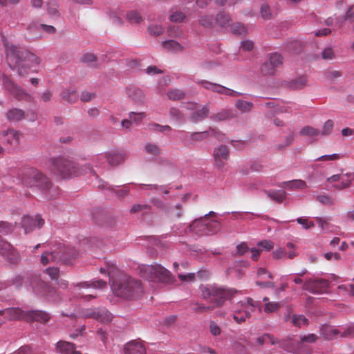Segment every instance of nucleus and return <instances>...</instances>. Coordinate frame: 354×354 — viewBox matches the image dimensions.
Masks as SVG:
<instances>
[{"label": "nucleus", "mask_w": 354, "mask_h": 354, "mask_svg": "<svg viewBox=\"0 0 354 354\" xmlns=\"http://www.w3.org/2000/svg\"><path fill=\"white\" fill-rule=\"evenodd\" d=\"M6 57L9 68L17 71L20 77L26 75L29 70L37 66L40 62L34 53L15 45L6 46Z\"/></svg>", "instance_id": "1"}, {"label": "nucleus", "mask_w": 354, "mask_h": 354, "mask_svg": "<svg viewBox=\"0 0 354 354\" xmlns=\"http://www.w3.org/2000/svg\"><path fill=\"white\" fill-rule=\"evenodd\" d=\"M21 183L28 187H36L45 192L46 198L51 200L58 196L56 187H53L50 180L41 172L32 167L24 168L19 174Z\"/></svg>", "instance_id": "2"}, {"label": "nucleus", "mask_w": 354, "mask_h": 354, "mask_svg": "<svg viewBox=\"0 0 354 354\" xmlns=\"http://www.w3.org/2000/svg\"><path fill=\"white\" fill-rule=\"evenodd\" d=\"M111 287L115 295L125 299H137L143 293L140 281L127 274H120L112 282Z\"/></svg>", "instance_id": "3"}, {"label": "nucleus", "mask_w": 354, "mask_h": 354, "mask_svg": "<svg viewBox=\"0 0 354 354\" xmlns=\"http://www.w3.org/2000/svg\"><path fill=\"white\" fill-rule=\"evenodd\" d=\"M201 297L208 301L213 308L222 306L226 300L231 299L237 290L234 288H225L215 285L201 286Z\"/></svg>", "instance_id": "4"}, {"label": "nucleus", "mask_w": 354, "mask_h": 354, "mask_svg": "<svg viewBox=\"0 0 354 354\" xmlns=\"http://www.w3.org/2000/svg\"><path fill=\"white\" fill-rule=\"evenodd\" d=\"M138 269L140 277L151 282L169 283L174 281L171 272L160 264H142Z\"/></svg>", "instance_id": "5"}, {"label": "nucleus", "mask_w": 354, "mask_h": 354, "mask_svg": "<svg viewBox=\"0 0 354 354\" xmlns=\"http://www.w3.org/2000/svg\"><path fill=\"white\" fill-rule=\"evenodd\" d=\"M220 229V223L216 220H209L207 215L204 218L194 220L189 226V230L198 236L214 234Z\"/></svg>", "instance_id": "6"}, {"label": "nucleus", "mask_w": 354, "mask_h": 354, "mask_svg": "<svg viewBox=\"0 0 354 354\" xmlns=\"http://www.w3.org/2000/svg\"><path fill=\"white\" fill-rule=\"evenodd\" d=\"M51 171L62 178H69L80 174L79 169L75 162L64 156H57L52 163Z\"/></svg>", "instance_id": "7"}, {"label": "nucleus", "mask_w": 354, "mask_h": 354, "mask_svg": "<svg viewBox=\"0 0 354 354\" xmlns=\"http://www.w3.org/2000/svg\"><path fill=\"white\" fill-rule=\"evenodd\" d=\"M196 83L198 85L203 86L206 90L219 94H224L230 96H239L242 95L241 93L235 91L223 85L209 82L207 80H198L196 81Z\"/></svg>", "instance_id": "8"}, {"label": "nucleus", "mask_w": 354, "mask_h": 354, "mask_svg": "<svg viewBox=\"0 0 354 354\" xmlns=\"http://www.w3.org/2000/svg\"><path fill=\"white\" fill-rule=\"evenodd\" d=\"M0 254L11 263H17L20 260L19 254L12 245L0 236Z\"/></svg>", "instance_id": "9"}, {"label": "nucleus", "mask_w": 354, "mask_h": 354, "mask_svg": "<svg viewBox=\"0 0 354 354\" xmlns=\"http://www.w3.org/2000/svg\"><path fill=\"white\" fill-rule=\"evenodd\" d=\"M2 84L6 91L18 100L26 95L25 91L6 75H2Z\"/></svg>", "instance_id": "10"}, {"label": "nucleus", "mask_w": 354, "mask_h": 354, "mask_svg": "<svg viewBox=\"0 0 354 354\" xmlns=\"http://www.w3.org/2000/svg\"><path fill=\"white\" fill-rule=\"evenodd\" d=\"M328 281L323 279H310L303 285V289L313 293H324L328 288Z\"/></svg>", "instance_id": "11"}, {"label": "nucleus", "mask_w": 354, "mask_h": 354, "mask_svg": "<svg viewBox=\"0 0 354 354\" xmlns=\"http://www.w3.org/2000/svg\"><path fill=\"white\" fill-rule=\"evenodd\" d=\"M44 224V220L41 217L40 215L35 216V218L24 216L21 221L22 227L24 228L25 232L28 233L33 230L36 226L40 228Z\"/></svg>", "instance_id": "12"}, {"label": "nucleus", "mask_w": 354, "mask_h": 354, "mask_svg": "<svg viewBox=\"0 0 354 354\" xmlns=\"http://www.w3.org/2000/svg\"><path fill=\"white\" fill-rule=\"evenodd\" d=\"M127 94L131 100L136 104L142 105L145 102V95L143 91L135 86L127 88Z\"/></svg>", "instance_id": "13"}, {"label": "nucleus", "mask_w": 354, "mask_h": 354, "mask_svg": "<svg viewBox=\"0 0 354 354\" xmlns=\"http://www.w3.org/2000/svg\"><path fill=\"white\" fill-rule=\"evenodd\" d=\"M125 354H146L147 348L142 342L133 340L124 346Z\"/></svg>", "instance_id": "14"}, {"label": "nucleus", "mask_w": 354, "mask_h": 354, "mask_svg": "<svg viewBox=\"0 0 354 354\" xmlns=\"http://www.w3.org/2000/svg\"><path fill=\"white\" fill-rule=\"evenodd\" d=\"M236 111L232 109H221L218 113L212 115L209 118L214 122H223L234 119L236 117Z\"/></svg>", "instance_id": "15"}, {"label": "nucleus", "mask_w": 354, "mask_h": 354, "mask_svg": "<svg viewBox=\"0 0 354 354\" xmlns=\"http://www.w3.org/2000/svg\"><path fill=\"white\" fill-rule=\"evenodd\" d=\"M50 315L46 312L41 310H30L27 311L26 321L32 322L35 321L41 323H46L50 320Z\"/></svg>", "instance_id": "16"}, {"label": "nucleus", "mask_w": 354, "mask_h": 354, "mask_svg": "<svg viewBox=\"0 0 354 354\" xmlns=\"http://www.w3.org/2000/svg\"><path fill=\"white\" fill-rule=\"evenodd\" d=\"M27 311L19 308H10L0 310V315H6L9 319H25L26 320Z\"/></svg>", "instance_id": "17"}, {"label": "nucleus", "mask_w": 354, "mask_h": 354, "mask_svg": "<svg viewBox=\"0 0 354 354\" xmlns=\"http://www.w3.org/2000/svg\"><path fill=\"white\" fill-rule=\"evenodd\" d=\"M317 339V336L315 334H308L306 335H304L301 337V342L297 343V346L299 348H297L296 349H293V348L287 347V346L286 345L285 349L287 350L288 351L294 352L297 354H307L308 353H306L301 349V348L303 345V342L313 343V342H315Z\"/></svg>", "instance_id": "18"}, {"label": "nucleus", "mask_w": 354, "mask_h": 354, "mask_svg": "<svg viewBox=\"0 0 354 354\" xmlns=\"http://www.w3.org/2000/svg\"><path fill=\"white\" fill-rule=\"evenodd\" d=\"M299 135L307 138L310 142H315L320 136V131L311 126L303 127L299 132Z\"/></svg>", "instance_id": "19"}, {"label": "nucleus", "mask_w": 354, "mask_h": 354, "mask_svg": "<svg viewBox=\"0 0 354 354\" xmlns=\"http://www.w3.org/2000/svg\"><path fill=\"white\" fill-rule=\"evenodd\" d=\"M57 350L62 354H82L80 351L75 350V346L74 344L65 342L59 341L57 343Z\"/></svg>", "instance_id": "20"}, {"label": "nucleus", "mask_w": 354, "mask_h": 354, "mask_svg": "<svg viewBox=\"0 0 354 354\" xmlns=\"http://www.w3.org/2000/svg\"><path fill=\"white\" fill-rule=\"evenodd\" d=\"M209 113V106L208 104L204 105L201 109L196 110L189 116V120L197 123L205 119Z\"/></svg>", "instance_id": "21"}, {"label": "nucleus", "mask_w": 354, "mask_h": 354, "mask_svg": "<svg viewBox=\"0 0 354 354\" xmlns=\"http://www.w3.org/2000/svg\"><path fill=\"white\" fill-rule=\"evenodd\" d=\"M6 118L10 122H19L25 118V112L22 109L18 108H12L8 110L7 112Z\"/></svg>", "instance_id": "22"}, {"label": "nucleus", "mask_w": 354, "mask_h": 354, "mask_svg": "<svg viewBox=\"0 0 354 354\" xmlns=\"http://www.w3.org/2000/svg\"><path fill=\"white\" fill-rule=\"evenodd\" d=\"M267 341H270L271 344L275 345L279 344L281 348H286V342L285 341H279L278 339L274 338L272 335L270 334H264L261 337L257 338V342L259 345H263Z\"/></svg>", "instance_id": "23"}, {"label": "nucleus", "mask_w": 354, "mask_h": 354, "mask_svg": "<svg viewBox=\"0 0 354 354\" xmlns=\"http://www.w3.org/2000/svg\"><path fill=\"white\" fill-rule=\"evenodd\" d=\"M266 194L273 201L281 203L286 196V192L283 190H265Z\"/></svg>", "instance_id": "24"}, {"label": "nucleus", "mask_w": 354, "mask_h": 354, "mask_svg": "<svg viewBox=\"0 0 354 354\" xmlns=\"http://www.w3.org/2000/svg\"><path fill=\"white\" fill-rule=\"evenodd\" d=\"M278 186H279L282 188L299 189H304L307 187L306 182L302 180H294L283 182V183L279 184Z\"/></svg>", "instance_id": "25"}, {"label": "nucleus", "mask_w": 354, "mask_h": 354, "mask_svg": "<svg viewBox=\"0 0 354 354\" xmlns=\"http://www.w3.org/2000/svg\"><path fill=\"white\" fill-rule=\"evenodd\" d=\"M215 133L214 129H209V131L202 132H194L189 134L186 133V137L189 136L190 139L194 141H201L206 139L209 136H214Z\"/></svg>", "instance_id": "26"}, {"label": "nucleus", "mask_w": 354, "mask_h": 354, "mask_svg": "<svg viewBox=\"0 0 354 354\" xmlns=\"http://www.w3.org/2000/svg\"><path fill=\"white\" fill-rule=\"evenodd\" d=\"M306 78L304 76H299L293 79L287 83V86L292 90H299L304 88L306 85Z\"/></svg>", "instance_id": "27"}, {"label": "nucleus", "mask_w": 354, "mask_h": 354, "mask_svg": "<svg viewBox=\"0 0 354 354\" xmlns=\"http://www.w3.org/2000/svg\"><path fill=\"white\" fill-rule=\"evenodd\" d=\"M112 314L105 308H97L96 320L102 323H109L112 321Z\"/></svg>", "instance_id": "28"}, {"label": "nucleus", "mask_w": 354, "mask_h": 354, "mask_svg": "<svg viewBox=\"0 0 354 354\" xmlns=\"http://www.w3.org/2000/svg\"><path fill=\"white\" fill-rule=\"evenodd\" d=\"M60 96L62 100L71 104L75 102L79 98V94L76 91L69 89L63 90Z\"/></svg>", "instance_id": "29"}, {"label": "nucleus", "mask_w": 354, "mask_h": 354, "mask_svg": "<svg viewBox=\"0 0 354 354\" xmlns=\"http://www.w3.org/2000/svg\"><path fill=\"white\" fill-rule=\"evenodd\" d=\"M97 57L94 54L90 53L82 55L80 59L81 62L90 65L94 68H99L100 65L97 63Z\"/></svg>", "instance_id": "30"}, {"label": "nucleus", "mask_w": 354, "mask_h": 354, "mask_svg": "<svg viewBox=\"0 0 354 354\" xmlns=\"http://www.w3.org/2000/svg\"><path fill=\"white\" fill-rule=\"evenodd\" d=\"M107 274L110 278L111 284L114 280H116L120 274H124L118 270L116 266L113 263H106Z\"/></svg>", "instance_id": "31"}, {"label": "nucleus", "mask_w": 354, "mask_h": 354, "mask_svg": "<svg viewBox=\"0 0 354 354\" xmlns=\"http://www.w3.org/2000/svg\"><path fill=\"white\" fill-rule=\"evenodd\" d=\"M162 46L166 50L173 52L181 51L183 49L180 44L173 39L162 41Z\"/></svg>", "instance_id": "32"}, {"label": "nucleus", "mask_w": 354, "mask_h": 354, "mask_svg": "<svg viewBox=\"0 0 354 354\" xmlns=\"http://www.w3.org/2000/svg\"><path fill=\"white\" fill-rule=\"evenodd\" d=\"M77 286H79L80 288H103L106 286V283L103 280H96L93 281H85L80 283V284H77Z\"/></svg>", "instance_id": "33"}, {"label": "nucleus", "mask_w": 354, "mask_h": 354, "mask_svg": "<svg viewBox=\"0 0 354 354\" xmlns=\"http://www.w3.org/2000/svg\"><path fill=\"white\" fill-rule=\"evenodd\" d=\"M235 107L242 113L250 112L254 107L252 102L238 100L235 103Z\"/></svg>", "instance_id": "34"}, {"label": "nucleus", "mask_w": 354, "mask_h": 354, "mask_svg": "<svg viewBox=\"0 0 354 354\" xmlns=\"http://www.w3.org/2000/svg\"><path fill=\"white\" fill-rule=\"evenodd\" d=\"M231 20L230 16L228 13L224 11L219 12L215 18V21L221 27L227 26Z\"/></svg>", "instance_id": "35"}, {"label": "nucleus", "mask_w": 354, "mask_h": 354, "mask_svg": "<svg viewBox=\"0 0 354 354\" xmlns=\"http://www.w3.org/2000/svg\"><path fill=\"white\" fill-rule=\"evenodd\" d=\"M201 26L206 28H212L214 26L215 19L212 15H203L198 19Z\"/></svg>", "instance_id": "36"}, {"label": "nucleus", "mask_w": 354, "mask_h": 354, "mask_svg": "<svg viewBox=\"0 0 354 354\" xmlns=\"http://www.w3.org/2000/svg\"><path fill=\"white\" fill-rule=\"evenodd\" d=\"M286 50L293 54H298L302 50V45L298 41H292L286 44Z\"/></svg>", "instance_id": "37"}, {"label": "nucleus", "mask_w": 354, "mask_h": 354, "mask_svg": "<svg viewBox=\"0 0 354 354\" xmlns=\"http://www.w3.org/2000/svg\"><path fill=\"white\" fill-rule=\"evenodd\" d=\"M59 257L55 252H44L41 257V262L43 265L46 266L50 262L55 261Z\"/></svg>", "instance_id": "38"}, {"label": "nucleus", "mask_w": 354, "mask_h": 354, "mask_svg": "<svg viewBox=\"0 0 354 354\" xmlns=\"http://www.w3.org/2000/svg\"><path fill=\"white\" fill-rule=\"evenodd\" d=\"M151 211L150 205L147 204H135L132 206L130 212L132 214L142 212L143 214H148Z\"/></svg>", "instance_id": "39"}, {"label": "nucleus", "mask_w": 354, "mask_h": 354, "mask_svg": "<svg viewBox=\"0 0 354 354\" xmlns=\"http://www.w3.org/2000/svg\"><path fill=\"white\" fill-rule=\"evenodd\" d=\"M167 96L169 99L176 101L183 99L185 97V93L180 89H171L167 92Z\"/></svg>", "instance_id": "40"}, {"label": "nucleus", "mask_w": 354, "mask_h": 354, "mask_svg": "<svg viewBox=\"0 0 354 354\" xmlns=\"http://www.w3.org/2000/svg\"><path fill=\"white\" fill-rule=\"evenodd\" d=\"M281 307L280 302L271 301L267 302L264 306V312L266 313H272L277 312Z\"/></svg>", "instance_id": "41"}, {"label": "nucleus", "mask_w": 354, "mask_h": 354, "mask_svg": "<svg viewBox=\"0 0 354 354\" xmlns=\"http://www.w3.org/2000/svg\"><path fill=\"white\" fill-rule=\"evenodd\" d=\"M127 19L131 24H139L142 21L141 15L136 10L127 12Z\"/></svg>", "instance_id": "42"}, {"label": "nucleus", "mask_w": 354, "mask_h": 354, "mask_svg": "<svg viewBox=\"0 0 354 354\" xmlns=\"http://www.w3.org/2000/svg\"><path fill=\"white\" fill-rule=\"evenodd\" d=\"M250 316V313L248 311H238L234 313V314L233 315V319L238 324H241L245 322L246 318L249 317Z\"/></svg>", "instance_id": "43"}, {"label": "nucleus", "mask_w": 354, "mask_h": 354, "mask_svg": "<svg viewBox=\"0 0 354 354\" xmlns=\"http://www.w3.org/2000/svg\"><path fill=\"white\" fill-rule=\"evenodd\" d=\"M292 324L297 326L301 327L302 326L308 325V319L304 315H294L292 319Z\"/></svg>", "instance_id": "44"}, {"label": "nucleus", "mask_w": 354, "mask_h": 354, "mask_svg": "<svg viewBox=\"0 0 354 354\" xmlns=\"http://www.w3.org/2000/svg\"><path fill=\"white\" fill-rule=\"evenodd\" d=\"M145 116V113L144 112L136 113L131 111L129 113V118L132 121V124L135 123L136 124H139L143 118Z\"/></svg>", "instance_id": "45"}, {"label": "nucleus", "mask_w": 354, "mask_h": 354, "mask_svg": "<svg viewBox=\"0 0 354 354\" xmlns=\"http://www.w3.org/2000/svg\"><path fill=\"white\" fill-rule=\"evenodd\" d=\"M151 130L154 131L155 132H162L167 133L169 132L171 130V128L169 125H160L157 123L151 124L149 126Z\"/></svg>", "instance_id": "46"}, {"label": "nucleus", "mask_w": 354, "mask_h": 354, "mask_svg": "<svg viewBox=\"0 0 354 354\" xmlns=\"http://www.w3.org/2000/svg\"><path fill=\"white\" fill-rule=\"evenodd\" d=\"M261 71L265 75H272L274 74L275 67L269 62H266L261 66Z\"/></svg>", "instance_id": "47"}, {"label": "nucleus", "mask_w": 354, "mask_h": 354, "mask_svg": "<svg viewBox=\"0 0 354 354\" xmlns=\"http://www.w3.org/2000/svg\"><path fill=\"white\" fill-rule=\"evenodd\" d=\"M283 57L278 53H272L270 56L269 62L275 68L282 64Z\"/></svg>", "instance_id": "48"}, {"label": "nucleus", "mask_w": 354, "mask_h": 354, "mask_svg": "<svg viewBox=\"0 0 354 354\" xmlns=\"http://www.w3.org/2000/svg\"><path fill=\"white\" fill-rule=\"evenodd\" d=\"M169 115L172 119L178 122H182L184 118L183 114L176 107H171L169 109Z\"/></svg>", "instance_id": "49"}, {"label": "nucleus", "mask_w": 354, "mask_h": 354, "mask_svg": "<svg viewBox=\"0 0 354 354\" xmlns=\"http://www.w3.org/2000/svg\"><path fill=\"white\" fill-rule=\"evenodd\" d=\"M106 161L111 167H115L124 162V156H106Z\"/></svg>", "instance_id": "50"}, {"label": "nucleus", "mask_w": 354, "mask_h": 354, "mask_svg": "<svg viewBox=\"0 0 354 354\" xmlns=\"http://www.w3.org/2000/svg\"><path fill=\"white\" fill-rule=\"evenodd\" d=\"M14 230V225L4 221H0V233L8 234Z\"/></svg>", "instance_id": "51"}, {"label": "nucleus", "mask_w": 354, "mask_h": 354, "mask_svg": "<svg viewBox=\"0 0 354 354\" xmlns=\"http://www.w3.org/2000/svg\"><path fill=\"white\" fill-rule=\"evenodd\" d=\"M333 121L332 120H328L323 126L322 131H320V136H328L330 133L333 127Z\"/></svg>", "instance_id": "52"}, {"label": "nucleus", "mask_w": 354, "mask_h": 354, "mask_svg": "<svg viewBox=\"0 0 354 354\" xmlns=\"http://www.w3.org/2000/svg\"><path fill=\"white\" fill-rule=\"evenodd\" d=\"M168 35L171 37H180L183 35V32L178 26H170L167 30Z\"/></svg>", "instance_id": "53"}, {"label": "nucleus", "mask_w": 354, "mask_h": 354, "mask_svg": "<svg viewBox=\"0 0 354 354\" xmlns=\"http://www.w3.org/2000/svg\"><path fill=\"white\" fill-rule=\"evenodd\" d=\"M232 32L236 35H242L246 32V30L243 24L241 23H236L232 25Z\"/></svg>", "instance_id": "54"}, {"label": "nucleus", "mask_w": 354, "mask_h": 354, "mask_svg": "<svg viewBox=\"0 0 354 354\" xmlns=\"http://www.w3.org/2000/svg\"><path fill=\"white\" fill-rule=\"evenodd\" d=\"M325 330H326L325 336H326V339H332L334 337H336L339 334L341 333L338 329L330 327V326L326 327Z\"/></svg>", "instance_id": "55"}, {"label": "nucleus", "mask_w": 354, "mask_h": 354, "mask_svg": "<svg viewBox=\"0 0 354 354\" xmlns=\"http://www.w3.org/2000/svg\"><path fill=\"white\" fill-rule=\"evenodd\" d=\"M148 31L151 35L159 36L163 32V28L159 25H151L149 26Z\"/></svg>", "instance_id": "56"}, {"label": "nucleus", "mask_w": 354, "mask_h": 354, "mask_svg": "<svg viewBox=\"0 0 354 354\" xmlns=\"http://www.w3.org/2000/svg\"><path fill=\"white\" fill-rule=\"evenodd\" d=\"M295 139V133L294 131H291L288 136H287L285 138V144L283 145H277V148L279 149H281L287 146L290 145Z\"/></svg>", "instance_id": "57"}, {"label": "nucleus", "mask_w": 354, "mask_h": 354, "mask_svg": "<svg viewBox=\"0 0 354 354\" xmlns=\"http://www.w3.org/2000/svg\"><path fill=\"white\" fill-rule=\"evenodd\" d=\"M47 12L48 14L50 16H58V10H57V6L55 2H49L47 4Z\"/></svg>", "instance_id": "58"}, {"label": "nucleus", "mask_w": 354, "mask_h": 354, "mask_svg": "<svg viewBox=\"0 0 354 354\" xmlns=\"http://www.w3.org/2000/svg\"><path fill=\"white\" fill-rule=\"evenodd\" d=\"M46 272L49 275L51 279L56 280L59 276V270L57 268L50 267L46 269Z\"/></svg>", "instance_id": "59"}, {"label": "nucleus", "mask_w": 354, "mask_h": 354, "mask_svg": "<svg viewBox=\"0 0 354 354\" xmlns=\"http://www.w3.org/2000/svg\"><path fill=\"white\" fill-rule=\"evenodd\" d=\"M261 15L264 19H270L271 18V10L270 6L267 4H263L261 7Z\"/></svg>", "instance_id": "60"}, {"label": "nucleus", "mask_w": 354, "mask_h": 354, "mask_svg": "<svg viewBox=\"0 0 354 354\" xmlns=\"http://www.w3.org/2000/svg\"><path fill=\"white\" fill-rule=\"evenodd\" d=\"M97 308H87L82 311V316L84 318H93L96 319Z\"/></svg>", "instance_id": "61"}, {"label": "nucleus", "mask_w": 354, "mask_h": 354, "mask_svg": "<svg viewBox=\"0 0 354 354\" xmlns=\"http://www.w3.org/2000/svg\"><path fill=\"white\" fill-rule=\"evenodd\" d=\"M213 307L212 306H206L202 304L196 303L194 304V307L193 308V310L195 313H204L208 310H213Z\"/></svg>", "instance_id": "62"}, {"label": "nucleus", "mask_w": 354, "mask_h": 354, "mask_svg": "<svg viewBox=\"0 0 354 354\" xmlns=\"http://www.w3.org/2000/svg\"><path fill=\"white\" fill-rule=\"evenodd\" d=\"M145 151L148 153H151L153 155H158L160 153V150L159 147L156 145L151 143H147L145 145Z\"/></svg>", "instance_id": "63"}, {"label": "nucleus", "mask_w": 354, "mask_h": 354, "mask_svg": "<svg viewBox=\"0 0 354 354\" xmlns=\"http://www.w3.org/2000/svg\"><path fill=\"white\" fill-rule=\"evenodd\" d=\"M185 18V15L182 12H176L170 15L169 19L173 22H181Z\"/></svg>", "instance_id": "64"}]
</instances>
